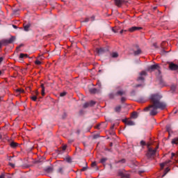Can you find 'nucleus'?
<instances>
[{
  "mask_svg": "<svg viewBox=\"0 0 178 178\" xmlns=\"http://www.w3.org/2000/svg\"><path fill=\"white\" fill-rule=\"evenodd\" d=\"M144 76H147V72L143 71L140 74V76L138 78V81H144Z\"/></svg>",
  "mask_w": 178,
  "mask_h": 178,
  "instance_id": "5",
  "label": "nucleus"
},
{
  "mask_svg": "<svg viewBox=\"0 0 178 178\" xmlns=\"http://www.w3.org/2000/svg\"><path fill=\"white\" fill-rule=\"evenodd\" d=\"M132 119H137L138 118V113L137 112H134L131 114Z\"/></svg>",
  "mask_w": 178,
  "mask_h": 178,
  "instance_id": "14",
  "label": "nucleus"
},
{
  "mask_svg": "<svg viewBox=\"0 0 178 178\" xmlns=\"http://www.w3.org/2000/svg\"><path fill=\"white\" fill-rule=\"evenodd\" d=\"M175 156H176V154L172 153V154H171V158H172V159H173V158H175Z\"/></svg>",
  "mask_w": 178,
  "mask_h": 178,
  "instance_id": "38",
  "label": "nucleus"
},
{
  "mask_svg": "<svg viewBox=\"0 0 178 178\" xmlns=\"http://www.w3.org/2000/svg\"><path fill=\"white\" fill-rule=\"evenodd\" d=\"M40 87L42 88V95L44 96L45 95V88L44 87V84L42 83Z\"/></svg>",
  "mask_w": 178,
  "mask_h": 178,
  "instance_id": "17",
  "label": "nucleus"
},
{
  "mask_svg": "<svg viewBox=\"0 0 178 178\" xmlns=\"http://www.w3.org/2000/svg\"><path fill=\"white\" fill-rule=\"evenodd\" d=\"M120 109H122V106H118L115 108V112H120Z\"/></svg>",
  "mask_w": 178,
  "mask_h": 178,
  "instance_id": "27",
  "label": "nucleus"
},
{
  "mask_svg": "<svg viewBox=\"0 0 178 178\" xmlns=\"http://www.w3.org/2000/svg\"><path fill=\"white\" fill-rule=\"evenodd\" d=\"M24 92V90L23 89H17L16 90V95H19V94H23Z\"/></svg>",
  "mask_w": 178,
  "mask_h": 178,
  "instance_id": "13",
  "label": "nucleus"
},
{
  "mask_svg": "<svg viewBox=\"0 0 178 178\" xmlns=\"http://www.w3.org/2000/svg\"><path fill=\"white\" fill-rule=\"evenodd\" d=\"M88 104H89V106H94V105H95V102L90 101V102H88Z\"/></svg>",
  "mask_w": 178,
  "mask_h": 178,
  "instance_id": "26",
  "label": "nucleus"
},
{
  "mask_svg": "<svg viewBox=\"0 0 178 178\" xmlns=\"http://www.w3.org/2000/svg\"><path fill=\"white\" fill-rule=\"evenodd\" d=\"M47 172H52V168H48Z\"/></svg>",
  "mask_w": 178,
  "mask_h": 178,
  "instance_id": "41",
  "label": "nucleus"
},
{
  "mask_svg": "<svg viewBox=\"0 0 178 178\" xmlns=\"http://www.w3.org/2000/svg\"><path fill=\"white\" fill-rule=\"evenodd\" d=\"M23 58H29V55L26 54H20L19 59H23Z\"/></svg>",
  "mask_w": 178,
  "mask_h": 178,
  "instance_id": "18",
  "label": "nucleus"
},
{
  "mask_svg": "<svg viewBox=\"0 0 178 178\" xmlns=\"http://www.w3.org/2000/svg\"><path fill=\"white\" fill-rule=\"evenodd\" d=\"M121 101L122 102H124L126 101V97H122Z\"/></svg>",
  "mask_w": 178,
  "mask_h": 178,
  "instance_id": "43",
  "label": "nucleus"
},
{
  "mask_svg": "<svg viewBox=\"0 0 178 178\" xmlns=\"http://www.w3.org/2000/svg\"><path fill=\"white\" fill-rule=\"evenodd\" d=\"M88 106H90V104H88V102H86L83 104V108H88Z\"/></svg>",
  "mask_w": 178,
  "mask_h": 178,
  "instance_id": "30",
  "label": "nucleus"
},
{
  "mask_svg": "<svg viewBox=\"0 0 178 178\" xmlns=\"http://www.w3.org/2000/svg\"><path fill=\"white\" fill-rule=\"evenodd\" d=\"M32 101H37V96H33L31 97Z\"/></svg>",
  "mask_w": 178,
  "mask_h": 178,
  "instance_id": "35",
  "label": "nucleus"
},
{
  "mask_svg": "<svg viewBox=\"0 0 178 178\" xmlns=\"http://www.w3.org/2000/svg\"><path fill=\"white\" fill-rule=\"evenodd\" d=\"M67 162H72V159H67Z\"/></svg>",
  "mask_w": 178,
  "mask_h": 178,
  "instance_id": "51",
  "label": "nucleus"
},
{
  "mask_svg": "<svg viewBox=\"0 0 178 178\" xmlns=\"http://www.w3.org/2000/svg\"><path fill=\"white\" fill-rule=\"evenodd\" d=\"M118 175H119V176H120L121 178H130V177H129V175L124 174V173H123V172H118Z\"/></svg>",
  "mask_w": 178,
  "mask_h": 178,
  "instance_id": "11",
  "label": "nucleus"
},
{
  "mask_svg": "<svg viewBox=\"0 0 178 178\" xmlns=\"http://www.w3.org/2000/svg\"><path fill=\"white\" fill-rule=\"evenodd\" d=\"M134 55H140V54H141V49H138L137 51H134Z\"/></svg>",
  "mask_w": 178,
  "mask_h": 178,
  "instance_id": "22",
  "label": "nucleus"
},
{
  "mask_svg": "<svg viewBox=\"0 0 178 178\" xmlns=\"http://www.w3.org/2000/svg\"><path fill=\"white\" fill-rule=\"evenodd\" d=\"M169 69H170V70H178V65L173 63H170L169 64Z\"/></svg>",
  "mask_w": 178,
  "mask_h": 178,
  "instance_id": "7",
  "label": "nucleus"
},
{
  "mask_svg": "<svg viewBox=\"0 0 178 178\" xmlns=\"http://www.w3.org/2000/svg\"><path fill=\"white\" fill-rule=\"evenodd\" d=\"M162 99V96L159 94H152L149 97V99L151 102H152V105H150L149 107H146L144 111H149V115L151 116H155L158 113V109H161L163 111L165 108H166V104L161 102Z\"/></svg>",
  "mask_w": 178,
  "mask_h": 178,
  "instance_id": "1",
  "label": "nucleus"
},
{
  "mask_svg": "<svg viewBox=\"0 0 178 178\" xmlns=\"http://www.w3.org/2000/svg\"><path fill=\"white\" fill-rule=\"evenodd\" d=\"M127 31V30H121L120 31V34H123V33H126Z\"/></svg>",
  "mask_w": 178,
  "mask_h": 178,
  "instance_id": "36",
  "label": "nucleus"
},
{
  "mask_svg": "<svg viewBox=\"0 0 178 178\" xmlns=\"http://www.w3.org/2000/svg\"><path fill=\"white\" fill-rule=\"evenodd\" d=\"M138 102H145V100L144 99V98H140L138 99Z\"/></svg>",
  "mask_w": 178,
  "mask_h": 178,
  "instance_id": "33",
  "label": "nucleus"
},
{
  "mask_svg": "<svg viewBox=\"0 0 178 178\" xmlns=\"http://www.w3.org/2000/svg\"><path fill=\"white\" fill-rule=\"evenodd\" d=\"M115 95H115L113 93H110L109 98H111V99H113V98H115Z\"/></svg>",
  "mask_w": 178,
  "mask_h": 178,
  "instance_id": "28",
  "label": "nucleus"
},
{
  "mask_svg": "<svg viewBox=\"0 0 178 178\" xmlns=\"http://www.w3.org/2000/svg\"><path fill=\"white\" fill-rule=\"evenodd\" d=\"M112 31H113V33H118V31H116L115 29H112Z\"/></svg>",
  "mask_w": 178,
  "mask_h": 178,
  "instance_id": "52",
  "label": "nucleus"
},
{
  "mask_svg": "<svg viewBox=\"0 0 178 178\" xmlns=\"http://www.w3.org/2000/svg\"><path fill=\"white\" fill-rule=\"evenodd\" d=\"M66 95V92H63L60 94V97H65Z\"/></svg>",
  "mask_w": 178,
  "mask_h": 178,
  "instance_id": "32",
  "label": "nucleus"
},
{
  "mask_svg": "<svg viewBox=\"0 0 178 178\" xmlns=\"http://www.w3.org/2000/svg\"><path fill=\"white\" fill-rule=\"evenodd\" d=\"M81 170V172H84V171L87 170V167H83Z\"/></svg>",
  "mask_w": 178,
  "mask_h": 178,
  "instance_id": "40",
  "label": "nucleus"
},
{
  "mask_svg": "<svg viewBox=\"0 0 178 178\" xmlns=\"http://www.w3.org/2000/svg\"><path fill=\"white\" fill-rule=\"evenodd\" d=\"M35 63L36 65H41V61H40V60H36L35 61Z\"/></svg>",
  "mask_w": 178,
  "mask_h": 178,
  "instance_id": "34",
  "label": "nucleus"
},
{
  "mask_svg": "<svg viewBox=\"0 0 178 178\" xmlns=\"http://www.w3.org/2000/svg\"><path fill=\"white\" fill-rule=\"evenodd\" d=\"M140 145H145V141L141 140V141H140Z\"/></svg>",
  "mask_w": 178,
  "mask_h": 178,
  "instance_id": "42",
  "label": "nucleus"
},
{
  "mask_svg": "<svg viewBox=\"0 0 178 178\" xmlns=\"http://www.w3.org/2000/svg\"><path fill=\"white\" fill-rule=\"evenodd\" d=\"M170 160H168V161H165V162H164L163 163H161L160 166H161V169H163V168H165V166L166 165H168V163H170Z\"/></svg>",
  "mask_w": 178,
  "mask_h": 178,
  "instance_id": "12",
  "label": "nucleus"
},
{
  "mask_svg": "<svg viewBox=\"0 0 178 178\" xmlns=\"http://www.w3.org/2000/svg\"><path fill=\"white\" fill-rule=\"evenodd\" d=\"M111 56L112 58H118V56H119V54H118V52H113L111 54Z\"/></svg>",
  "mask_w": 178,
  "mask_h": 178,
  "instance_id": "23",
  "label": "nucleus"
},
{
  "mask_svg": "<svg viewBox=\"0 0 178 178\" xmlns=\"http://www.w3.org/2000/svg\"><path fill=\"white\" fill-rule=\"evenodd\" d=\"M92 166H97V163L96 162H92Z\"/></svg>",
  "mask_w": 178,
  "mask_h": 178,
  "instance_id": "47",
  "label": "nucleus"
},
{
  "mask_svg": "<svg viewBox=\"0 0 178 178\" xmlns=\"http://www.w3.org/2000/svg\"><path fill=\"white\" fill-rule=\"evenodd\" d=\"M124 123L127 124V126H134V122L131 120H123Z\"/></svg>",
  "mask_w": 178,
  "mask_h": 178,
  "instance_id": "8",
  "label": "nucleus"
},
{
  "mask_svg": "<svg viewBox=\"0 0 178 178\" xmlns=\"http://www.w3.org/2000/svg\"><path fill=\"white\" fill-rule=\"evenodd\" d=\"M166 130H167V131H168V132H170V126H168V127H166Z\"/></svg>",
  "mask_w": 178,
  "mask_h": 178,
  "instance_id": "37",
  "label": "nucleus"
},
{
  "mask_svg": "<svg viewBox=\"0 0 178 178\" xmlns=\"http://www.w3.org/2000/svg\"><path fill=\"white\" fill-rule=\"evenodd\" d=\"M171 143L172 145L175 144L176 145H178V137L172 139Z\"/></svg>",
  "mask_w": 178,
  "mask_h": 178,
  "instance_id": "16",
  "label": "nucleus"
},
{
  "mask_svg": "<svg viewBox=\"0 0 178 178\" xmlns=\"http://www.w3.org/2000/svg\"><path fill=\"white\" fill-rule=\"evenodd\" d=\"M143 28L138 26H132L128 29L129 33H134V31H138V30H141Z\"/></svg>",
  "mask_w": 178,
  "mask_h": 178,
  "instance_id": "6",
  "label": "nucleus"
},
{
  "mask_svg": "<svg viewBox=\"0 0 178 178\" xmlns=\"http://www.w3.org/2000/svg\"><path fill=\"white\" fill-rule=\"evenodd\" d=\"M15 41V37L12 36L10 39H4L1 40L3 45H8V44H12Z\"/></svg>",
  "mask_w": 178,
  "mask_h": 178,
  "instance_id": "4",
  "label": "nucleus"
},
{
  "mask_svg": "<svg viewBox=\"0 0 178 178\" xmlns=\"http://www.w3.org/2000/svg\"><path fill=\"white\" fill-rule=\"evenodd\" d=\"M126 94V92L124 90H118L115 95H124Z\"/></svg>",
  "mask_w": 178,
  "mask_h": 178,
  "instance_id": "15",
  "label": "nucleus"
},
{
  "mask_svg": "<svg viewBox=\"0 0 178 178\" xmlns=\"http://www.w3.org/2000/svg\"><path fill=\"white\" fill-rule=\"evenodd\" d=\"M97 88H91L90 90V92H91V94H97Z\"/></svg>",
  "mask_w": 178,
  "mask_h": 178,
  "instance_id": "20",
  "label": "nucleus"
},
{
  "mask_svg": "<svg viewBox=\"0 0 178 178\" xmlns=\"http://www.w3.org/2000/svg\"><path fill=\"white\" fill-rule=\"evenodd\" d=\"M136 88H138V87H141V85H136Z\"/></svg>",
  "mask_w": 178,
  "mask_h": 178,
  "instance_id": "54",
  "label": "nucleus"
},
{
  "mask_svg": "<svg viewBox=\"0 0 178 178\" xmlns=\"http://www.w3.org/2000/svg\"><path fill=\"white\" fill-rule=\"evenodd\" d=\"M169 170H170V169H169V168H167L165 170V172L164 174L163 175V177L166 176V175L168 174V172H169Z\"/></svg>",
  "mask_w": 178,
  "mask_h": 178,
  "instance_id": "24",
  "label": "nucleus"
},
{
  "mask_svg": "<svg viewBox=\"0 0 178 178\" xmlns=\"http://www.w3.org/2000/svg\"><path fill=\"white\" fill-rule=\"evenodd\" d=\"M0 101H2V97H0Z\"/></svg>",
  "mask_w": 178,
  "mask_h": 178,
  "instance_id": "56",
  "label": "nucleus"
},
{
  "mask_svg": "<svg viewBox=\"0 0 178 178\" xmlns=\"http://www.w3.org/2000/svg\"><path fill=\"white\" fill-rule=\"evenodd\" d=\"M36 94L38 95V91H36Z\"/></svg>",
  "mask_w": 178,
  "mask_h": 178,
  "instance_id": "57",
  "label": "nucleus"
},
{
  "mask_svg": "<svg viewBox=\"0 0 178 178\" xmlns=\"http://www.w3.org/2000/svg\"><path fill=\"white\" fill-rule=\"evenodd\" d=\"M13 27L14 29H17V26L16 25H13Z\"/></svg>",
  "mask_w": 178,
  "mask_h": 178,
  "instance_id": "53",
  "label": "nucleus"
},
{
  "mask_svg": "<svg viewBox=\"0 0 178 178\" xmlns=\"http://www.w3.org/2000/svg\"><path fill=\"white\" fill-rule=\"evenodd\" d=\"M114 2L116 6H118V8H120V6H122V5L124 3V2L126 1L124 0H114Z\"/></svg>",
  "mask_w": 178,
  "mask_h": 178,
  "instance_id": "9",
  "label": "nucleus"
},
{
  "mask_svg": "<svg viewBox=\"0 0 178 178\" xmlns=\"http://www.w3.org/2000/svg\"><path fill=\"white\" fill-rule=\"evenodd\" d=\"M3 61V57H0V63H2Z\"/></svg>",
  "mask_w": 178,
  "mask_h": 178,
  "instance_id": "46",
  "label": "nucleus"
},
{
  "mask_svg": "<svg viewBox=\"0 0 178 178\" xmlns=\"http://www.w3.org/2000/svg\"><path fill=\"white\" fill-rule=\"evenodd\" d=\"M90 22V19L89 18H86L84 21H82V23H87Z\"/></svg>",
  "mask_w": 178,
  "mask_h": 178,
  "instance_id": "31",
  "label": "nucleus"
},
{
  "mask_svg": "<svg viewBox=\"0 0 178 178\" xmlns=\"http://www.w3.org/2000/svg\"><path fill=\"white\" fill-rule=\"evenodd\" d=\"M148 72H152L154 70H158L159 74H161V67H159V65L155 64L152 65L150 67L147 68Z\"/></svg>",
  "mask_w": 178,
  "mask_h": 178,
  "instance_id": "2",
  "label": "nucleus"
},
{
  "mask_svg": "<svg viewBox=\"0 0 178 178\" xmlns=\"http://www.w3.org/2000/svg\"><path fill=\"white\" fill-rule=\"evenodd\" d=\"M1 74H2V71H0V76H1Z\"/></svg>",
  "mask_w": 178,
  "mask_h": 178,
  "instance_id": "55",
  "label": "nucleus"
},
{
  "mask_svg": "<svg viewBox=\"0 0 178 178\" xmlns=\"http://www.w3.org/2000/svg\"><path fill=\"white\" fill-rule=\"evenodd\" d=\"M9 165L11 166V168H15V164L12 163H9Z\"/></svg>",
  "mask_w": 178,
  "mask_h": 178,
  "instance_id": "44",
  "label": "nucleus"
},
{
  "mask_svg": "<svg viewBox=\"0 0 178 178\" xmlns=\"http://www.w3.org/2000/svg\"><path fill=\"white\" fill-rule=\"evenodd\" d=\"M97 86H98V87L101 88V83H99V81L97 83Z\"/></svg>",
  "mask_w": 178,
  "mask_h": 178,
  "instance_id": "45",
  "label": "nucleus"
},
{
  "mask_svg": "<svg viewBox=\"0 0 178 178\" xmlns=\"http://www.w3.org/2000/svg\"><path fill=\"white\" fill-rule=\"evenodd\" d=\"M106 51H108V49H105V48L97 49V53L99 54V55L104 54V52H106Z\"/></svg>",
  "mask_w": 178,
  "mask_h": 178,
  "instance_id": "10",
  "label": "nucleus"
},
{
  "mask_svg": "<svg viewBox=\"0 0 178 178\" xmlns=\"http://www.w3.org/2000/svg\"><path fill=\"white\" fill-rule=\"evenodd\" d=\"M57 172L58 173H60V175H63V168H58Z\"/></svg>",
  "mask_w": 178,
  "mask_h": 178,
  "instance_id": "25",
  "label": "nucleus"
},
{
  "mask_svg": "<svg viewBox=\"0 0 178 178\" xmlns=\"http://www.w3.org/2000/svg\"><path fill=\"white\" fill-rule=\"evenodd\" d=\"M30 24H28L26 25H24V31H29V29H30Z\"/></svg>",
  "mask_w": 178,
  "mask_h": 178,
  "instance_id": "19",
  "label": "nucleus"
},
{
  "mask_svg": "<svg viewBox=\"0 0 178 178\" xmlns=\"http://www.w3.org/2000/svg\"><path fill=\"white\" fill-rule=\"evenodd\" d=\"M101 163H105L106 162V158H103L100 160Z\"/></svg>",
  "mask_w": 178,
  "mask_h": 178,
  "instance_id": "29",
  "label": "nucleus"
},
{
  "mask_svg": "<svg viewBox=\"0 0 178 178\" xmlns=\"http://www.w3.org/2000/svg\"><path fill=\"white\" fill-rule=\"evenodd\" d=\"M90 19H91V21H92V22H94L95 17H92Z\"/></svg>",
  "mask_w": 178,
  "mask_h": 178,
  "instance_id": "50",
  "label": "nucleus"
},
{
  "mask_svg": "<svg viewBox=\"0 0 178 178\" xmlns=\"http://www.w3.org/2000/svg\"><path fill=\"white\" fill-rule=\"evenodd\" d=\"M156 149H158V147L156 149H153L151 147H149L148 152H147V157L148 158H152L156 154Z\"/></svg>",
  "mask_w": 178,
  "mask_h": 178,
  "instance_id": "3",
  "label": "nucleus"
},
{
  "mask_svg": "<svg viewBox=\"0 0 178 178\" xmlns=\"http://www.w3.org/2000/svg\"><path fill=\"white\" fill-rule=\"evenodd\" d=\"M66 148H67V145L63 146V151H66Z\"/></svg>",
  "mask_w": 178,
  "mask_h": 178,
  "instance_id": "39",
  "label": "nucleus"
},
{
  "mask_svg": "<svg viewBox=\"0 0 178 178\" xmlns=\"http://www.w3.org/2000/svg\"><path fill=\"white\" fill-rule=\"evenodd\" d=\"M10 147H12V148H16V147H17V143L15 142H12L10 143Z\"/></svg>",
  "mask_w": 178,
  "mask_h": 178,
  "instance_id": "21",
  "label": "nucleus"
},
{
  "mask_svg": "<svg viewBox=\"0 0 178 178\" xmlns=\"http://www.w3.org/2000/svg\"><path fill=\"white\" fill-rule=\"evenodd\" d=\"M3 43H2V41L1 40L0 41V49H1V48H2V46H3Z\"/></svg>",
  "mask_w": 178,
  "mask_h": 178,
  "instance_id": "48",
  "label": "nucleus"
},
{
  "mask_svg": "<svg viewBox=\"0 0 178 178\" xmlns=\"http://www.w3.org/2000/svg\"><path fill=\"white\" fill-rule=\"evenodd\" d=\"M0 178H5V175L2 174L1 175H0Z\"/></svg>",
  "mask_w": 178,
  "mask_h": 178,
  "instance_id": "49",
  "label": "nucleus"
}]
</instances>
